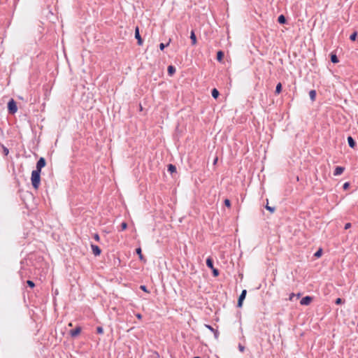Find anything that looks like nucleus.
<instances>
[{"instance_id":"f257e3e1","label":"nucleus","mask_w":358,"mask_h":358,"mask_svg":"<svg viewBox=\"0 0 358 358\" xmlns=\"http://www.w3.org/2000/svg\"><path fill=\"white\" fill-rule=\"evenodd\" d=\"M31 181L33 187L38 189L41 183V172L34 170L31 173Z\"/></svg>"},{"instance_id":"f03ea898","label":"nucleus","mask_w":358,"mask_h":358,"mask_svg":"<svg viewBox=\"0 0 358 358\" xmlns=\"http://www.w3.org/2000/svg\"><path fill=\"white\" fill-rule=\"evenodd\" d=\"M17 110V103L11 99L8 103V111L9 114L14 115Z\"/></svg>"},{"instance_id":"7ed1b4c3","label":"nucleus","mask_w":358,"mask_h":358,"mask_svg":"<svg viewBox=\"0 0 358 358\" xmlns=\"http://www.w3.org/2000/svg\"><path fill=\"white\" fill-rule=\"evenodd\" d=\"M46 165V161L43 157H41L36 163V169L35 171L41 172V169Z\"/></svg>"},{"instance_id":"20e7f679","label":"nucleus","mask_w":358,"mask_h":358,"mask_svg":"<svg viewBox=\"0 0 358 358\" xmlns=\"http://www.w3.org/2000/svg\"><path fill=\"white\" fill-rule=\"evenodd\" d=\"M81 331V327L78 326L75 329L70 330L69 334L71 335V337L75 338L80 334Z\"/></svg>"},{"instance_id":"39448f33","label":"nucleus","mask_w":358,"mask_h":358,"mask_svg":"<svg viewBox=\"0 0 358 358\" xmlns=\"http://www.w3.org/2000/svg\"><path fill=\"white\" fill-rule=\"evenodd\" d=\"M135 38H136L137 40V43L138 45H143V39L140 35V32H139V28L138 27H136V29H135Z\"/></svg>"},{"instance_id":"423d86ee","label":"nucleus","mask_w":358,"mask_h":358,"mask_svg":"<svg viewBox=\"0 0 358 358\" xmlns=\"http://www.w3.org/2000/svg\"><path fill=\"white\" fill-rule=\"evenodd\" d=\"M313 301V298L310 296H306L303 297L300 301V304L302 306H308Z\"/></svg>"},{"instance_id":"0eeeda50","label":"nucleus","mask_w":358,"mask_h":358,"mask_svg":"<svg viewBox=\"0 0 358 358\" xmlns=\"http://www.w3.org/2000/svg\"><path fill=\"white\" fill-rule=\"evenodd\" d=\"M205 327L209 329L211 331V333L214 334V337L216 340L218 339L220 335L218 330L214 329L212 326L209 324H205Z\"/></svg>"},{"instance_id":"6e6552de","label":"nucleus","mask_w":358,"mask_h":358,"mask_svg":"<svg viewBox=\"0 0 358 358\" xmlns=\"http://www.w3.org/2000/svg\"><path fill=\"white\" fill-rule=\"evenodd\" d=\"M91 248H92L93 254L95 256H99L101 255V250L100 249V248L98 245L92 244Z\"/></svg>"},{"instance_id":"1a4fd4ad","label":"nucleus","mask_w":358,"mask_h":358,"mask_svg":"<svg viewBox=\"0 0 358 358\" xmlns=\"http://www.w3.org/2000/svg\"><path fill=\"white\" fill-rule=\"evenodd\" d=\"M348 143L351 148H355L357 146L356 141L351 136L348 137Z\"/></svg>"},{"instance_id":"9d476101","label":"nucleus","mask_w":358,"mask_h":358,"mask_svg":"<svg viewBox=\"0 0 358 358\" xmlns=\"http://www.w3.org/2000/svg\"><path fill=\"white\" fill-rule=\"evenodd\" d=\"M344 171H345V168L344 167H343V166H336L335 168L334 171V176H339V175L342 174Z\"/></svg>"},{"instance_id":"9b49d317","label":"nucleus","mask_w":358,"mask_h":358,"mask_svg":"<svg viewBox=\"0 0 358 358\" xmlns=\"http://www.w3.org/2000/svg\"><path fill=\"white\" fill-rule=\"evenodd\" d=\"M136 254L138 255V257L140 259L141 261L143 262H146V259L144 257V256L142 255V250L141 248H138L136 249Z\"/></svg>"},{"instance_id":"f8f14e48","label":"nucleus","mask_w":358,"mask_h":358,"mask_svg":"<svg viewBox=\"0 0 358 358\" xmlns=\"http://www.w3.org/2000/svg\"><path fill=\"white\" fill-rule=\"evenodd\" d=\"M190 39L192 45H195L197 43L196 36L195 35L194 31L192 30L190 34Z\"/></svg>"},{"instance_id":"ddd939ff","label":"nucleus","mask_w":358,"mask_h":358,"mask_svg":"<svg viewBox=\"0 0 358 358\" xmlns=\"http://www.w3.org/2000/svg\"><path fill=\"white\" fill-rule=\"evenodd\" d=\"M167 171L173 174L174 173H176V166L172 164H169L167 166Z\"/></svg>"},{"instance_id":"4468645a","label":"nucleus","mask_w":358,"mask_h":358,"mask_svg":"<svg viewBox=\"0 0 358 358\" xmlns=\"http://www.w3.org/2000/svg\"><path fill=\"white\" fill-rule=\"evenodd\" d=\"M278 22L280 24H285L287 23V20L284 15H280L278 16Z\"/></svg>"},{"instance_id":"2eb2a0df","label":"nucleus","mask_w":358,"mask_h":358,"mask_svg":"<svg viewBox=\"0 0 358 358\" xmlns=\"http://www.w3.org/2000/svg\"><path fill=\"white\" fill-rule=\"evenodd\" d=\"M167 72L170 76H172L176 73L175 66H173L172 65L169 66L167 68Z\"/></svg>"},{"instance_id":"dca6fc26","label":"nucleus","mask_w":358,"mask_h":358,"mask_svg":"<svg viewBox=\"0 0 358 358\" xmlns=\"http://www.w3.org/2000/svg\"><path fill=\"white\" fill-rule=\"evenodd\" d=\"M206 266H207L209 268H210V269H212V268H214V266H213V260L212 259V258H211V257H208V258H207V259H206Z\"/></svg>"},{"instance_id":"f3484780","label":"nucleus","mask_w":358,"mask_h":358,"mask_svg":"<svg viewBox=\"0 0 358 358\" xmlns=\"http://www.w3.org/2000/svg\"><path fill=\"white\" fill-rule=\"evenodd\" d=\"M224 52L222 50H219L217 52V60L220 62H221L224 58Z\"/></svg>"},{"instance_id":"a211bd4d","label":"nucleus","mask_w":358,"mask_h":358,"mask_svg":"<svg viewBox=\"0 0 358 358\" xmlns=\"http://www.w3.org/2000/svg\"><path fill=\"white\" fill-rule=\"evenodd\" d=\"M331 62L334 64H336L339 62L337 56L336 54H334V52H331Z\"/></svg>"},{"instance_id":"6ab92c4d","label":"nucleus","mask_w":358,"mask_h":358,"mask_svg":"<svg viewBox=\"0 0 358 358\" xmlns=\"http://www.w3.org/2000/svg\"><path fill=\"white\" fill-rule=\"evenodd\" d=\"M211 95L214 99H217L220 95V92L216 88H213L211 91Z\"/></svg>"},{"instance_id":"aec40b11","label":"nucleus","mask_w":358,"mask_h":358,"mask_svg":"<svg viewBox=\"0 0 358 358\" xmlns=\"http://www.w3.org/2000/svg\"><path fill=\"white\" fill-rule=\"evenodd\" d=\"M310 99L312 101H314L316 98V91L315 90H312L309 92Z\"/></svg>"},{"instance_id":"412c9836","label":"nucleus","mask_w":358,"mask_h":358,"mask_svg":"<svg viewBox=\"0 0 358 358\" xmlns=\"http://www.w3.org/2000/svg\"><path fill=\"white\" fill-rule=\"evenodd\" d=\"M282 91V84L280 83H278L275 87V94H279Z\"/></svg>"},{"instance_id":"4be33fe9","label":"nucleus","mask_w":358,"mask_h":358,"mask_svg":"<svg viewBox=\"0 0 358 358\" xmlns=\"http://www.w3.org/2000/svg\"><path fill=\"white\" fill-rule=\"evenodd\" d=\"M246 294H247V291L245 289H243L241 292V294H240L238 299L244 301V299H245V296H246Z\"/></svg>"},{"instance_id":"5701e85b","label":"nucleus","mask_w":358,"mask_h":358,"mask_svg":"<svg viewBox=\"0 0 358 358\" xmlns=\"http://www.w3.org/2000/svg\"><path fill=\"white\" fill-rule=\"evenodd\" d=\"M357 31H354L350 36V41H355L357 38Z\"/></svg>"},{"instance_id":"b1692460","label":"nucleus","mask_w":358,"mask_h":358,"mask_svg":"<svg viewBox=\"0 0 358 358\" xmlns=\"http://www.w3.org/2000/svg\"><path fill=\"white\" fill-rule=\"evenodd\" d=\"M322 254V248H320V249H319L317 251H316V252L314 254V256H315V257L319 258V257H321Z\"/></svg>"},{"instance_id":"393cba45","label":"nucleus","mask_w":358,"mask_h":358,"mask_svg":"<svg viewBox=\"0 0 358 358\" xmlns=\"http://www.w3.org/2000/svg\"><path fill=\"white\" fill-rule=\"evenodd\" d=\"M27 285L30 287V288H34L35 287V283L32 281V280H27Z\"/></svg>"},{"instance_id":"a878e982","label":"nucleus","mask_w":358,"mask_h":358,"mask_svg":"<svg viewBox=\"0 0 358 358\" xmlns=\"http://www.w3.org/2000/svg\"><path fill=\"white\" fill-rule=\"evenodd\" d=\"M212 272H213V275L214 277H217L220 274L218 269H217L215 268H212Z\"/></svg>"},{"instance_id":"bb28decb","label":"nucleus","mask_w":358,"mask_h":358,"mask_svg":"<svg viewBox=\"0 0 358 358\" xmlns=\"http://www.w3.org/2000/svg\"><path fill=\"white\" fill-rule=\"evenodd\" d=\"M120 227H121L120 231L125 230L127 228V223L126 222H122Z\"/></svg>"},{"instance_id":"cd10ccee","label":"nucleus","mask_w":358,"mask_h":358,"mask_svg":"<svg viewBox=\"0 0 358 358\" xmlns=\"http://www.w3.org/2000/svg\"><path fill=\"white\" fill-rule=\"evenodd\" d=\"M266 208L270 211L271 213H274L275 210V207H271V206H269L268 204L266 206Z\"/></svg>"},{"instance_id":"c85d7f7f","label":"nucleus","mask_w":358,"mask_h":358,"mask_svg":"<svg viewBox=\"0 0 358 358\" xmlns=\"http://www.w3.org/2000/svg\"><path fill=\"white\" fill-rule=\"evenodd\" d=\"M169 45V43H167L166 44H164L163 43H161L159 44V49L162 51L164 50L166 47H167Z\"/></svg>"},{"instance_id":"c756f323","label":"nucleus","mask_w":358,"mask_h":358,"mask_svg":"<svg viewBox=\"0 0 358 358\" xmlns=\"http://www.w3.org/2000/svg\"><path fill=\"white\" fill-rule=\"evenodd\" d=\"M96 333L99 334H102L103 333V329L102 327H96Z\"/></svg>"},{"instance_id":"7c9ffc66","label":"nucleus","mask_w":358,"mask_h":358,"mask_svg":"<svg viewBox=\"0 0 358 358\" xmlns=\"http://www.w3.org/2000/svg\"><path fill=\"white\" fill-rule=\"evenodd\" d=\"M224 205H225L227 207H228V208L231 207V201H230V200H229V199H226L224 200Z\"/></svg>"},{"instance_id":"2f4dec72","label":"nucleus","mask_w":358,"mask_h":358,"mask_svg":"<svg viewBox=\"0 0 358 358\" xmlns=\"http://www.w3.org/2000/svg\"><path fill=\"white\" fill-rule=\"evenodd\" d=\"M343 302H344V301H343V300L342 299H341V298H338V299H336V301H335V303H336V305L342 304Z\"/></svg>"},{"instance_id":"473e14b6","label":"nucleus","mask_w":358,"mask_h":358,"mask_svg":"<svg viewBox=\"0 0 358 358\" xmlns=\"http://www.w3.org/2000/svg\"><path fill=\"white\" fill-rule=\"evenodd\" d=\"M238 348L240 352H243L245 351V346H243L242 344L239 343Z\"/></svg>"},{"instance_id":"72a5a7b5","label":"nucleus","mask_w":358,"mask_h":358,"mask_svg":"<svg viewBox=\"0 0 358 358\" xmlns=\"http://www.w3.org/2000/svg\"><path fill=\"white\" fill-rule=\"evenodd\" d=\"M349 187H350V182H345V183L343 184V189L344 190H346V189H348L349 188Z\"/></svg>"},{"instance_id":"f704fd0d","label":"nucleus","mask_w":358,"mask_h":358,"mask_svg":"<svg viewBox=\"0 0 358 358\" xmlns=\"http://www.w3.org/2000/svg\"><path fill=\"white\" fill-rule=\"evenodd\" d=\"M93 238L97 242H99L100 241V236L97 233L94 234Z\"/></svg>"},{"instance_id":"c9c22d12","label":"nucleus","mask_w":358,"mask_h":358,"mask_svg":"<svg viewBox=\"0 0 358 358\" xmlns=\"http://www.w3.org/2000/svg\"><path fill=\"white\" fill-rule=\"evenodd\" d=\"M3 154L5 155H8V154L9 153L8 149L6 147L3 146Z\"/></svg>"},{"instance_id":"e433bc0d","label":"nucleus","mask_w":358,"mask_h":358,"mask_svg":"<svg viewBox=\"0 0 358 358\" xmlns=\"http://www.w3.org/2000/svg\"><path fill=\"white\" fill-rule=\"evenodd\" d=\"M243 300H241L238 299V302H237V307L241 308L243 306Z\"/></svg>"},{"instance_id":"4c0bfd02","label":"nucleus","mask_w":358,"mask_h":358,"mask_svg":"<svg viewBox=\"0 0 358 358\" xmlns=\"http://www.w3.org/2000/svg\"><path fill=\"white\" fill-rule=\"evenodd\" d=\"M140 289L145 292H148V293L149 292L148 290L147 289V287L145 285H141Z\"/></svg>"},{"instance_id":"58836bf2","label":"nucleus","mask_w":358,"mask_h":358,"mask_svg":"<svg viewBox=\"0 0 358 358\" xmlns=\"http://www.w3.org/2000/svg\"><path fill=\"white\" fill-rule=\"evenodd\" d=\"M351 226H352L351 223L348 222V223H346V224H345L344 229H345V230H347V229H350V228L351 227Z\"/></svg>"},{"instance_id":"ea45409f","label":"nucleus","mask_w":358,"mask_h":358,"mask_svg":"<svg viewBox=\"0 0 358 358\" xmlns=\"http://www.w3.org/2000/svg\"><path fill=\"white\" fill-rule=\"evenodd\" d=\"M24 268L22 266L21 267V269L20 271V274L21 275V278H23V275H24Z\"/></svg>"},{"instance_id":"a19ab883","label":"nucleus","mask_w":358,"mask_h":358,"mask_svg":"<svg viewBox=\"0 0 358 358\" xmlns=\"http://www.w3.org/2000/svg\"><path fill=\"white\" fill-rule=\"evenodd\" d=\"M294 296H296V295H295L294 293H292V294L289 295V299L290 301H292V300H293V298H294Z\"/></svg>"},{"instance_id":"79ce46f5","label":"nucleus","mask_w":358,"mask_h":358,"mask_svg":"<svg viewBox=\"0 0 358 358\" xmlns=\"http://www.w3.org/2000/svg\"><path fill=\"white\" fill-rule=\"evenodd\" d=\"M136 317H137L138 319H141V318H142V315H141V314H140V313L136 314Z\"/></svg>"},{"instance_id":"37998d69","label":"nucleus","mask_w":358,"mask_h":358,"mask_svg":"<svg viewBox=\"0 0 358 358\" xmlns=\"http://www.w3.org/2000/svg\"><path fill=\"white\" fill-rule=\"evenodd\" d=\"M296 296L297 298H299V297L301 296V294H300V293L297 294L296 295Z\"/></svg>"},{"instance_id":"c03bdc74","label":"nucleus","mask_w":358,"mask_h":358,"mask_svg":"<svg viewBox=\"0 0 358 358\" xmlns=\"http://www.w3.org/2000/svg\"><path fill=\"white\" fill-rule=\"evenodd\" d=\"M217 161V158H216L215 160H214V164H215Z\"/></svg>"},{"instance_id":"a18cd8bd","label":"nucleus","mask_w":358,"mask_h":358,"mask_svg":"<svg viewBox=\"0 0 358 358\" xmlns=\"http://www.w3.org/2000/svg\"><path fill=\"white\" fill-rule=\"evenodd\" d=\"M143 108H142V106L141 105H140V110H141Z\"/></svg>"},{"instance_id":"49530a36","label":"nucleus","mask_w":358,"mask_h":358,"mask_svg":"<svg viewBox=\"0 0 358 358\" xmlns=\"http://www.w3.org/2000/svg\"><path fill=\"white\" fill-rule=\"evenodd\" d=\"M193 358H201V357H194Z\"/></svg>"}]
</instances>
